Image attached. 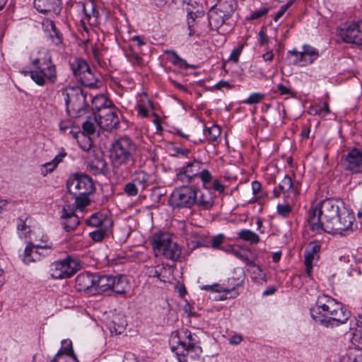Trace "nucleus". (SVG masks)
I'll return each mask as SVG.
<instances>
[{"label": "nucleus", "mask_w": 362, "mask_h": 362, "mask_svg": "<svg viewBox=\"0 0 362 362\" xmlns=\"http://www.w3.org/2000/svg\"><path fill=\"white\" fill-rule=\"evenodd\" d=\"M341 362H362V351L358 349H350L342 357Z\"/></svg>", "instance_id": "39"}, {"label": "nucleus", "mask_w": 362, "mask_h": 362, "mask_svg": "<svg viewBox=\"0 0 362 362\" xmlns=\"http://www.w3.org/2000/svg\"><path fill=\"white\" fill-rule=\"evenodd\" d=\"M202 163L197 160L187 163V164L177 170L176 178L183 184L193 182L194 178L199 177L204 187H206L213 179L211 173L207 169L202 168Z\"/></svg>", "instance_id": "6"}, {"label": "nucleus", "mask_w": 362, "mask_h": 362, "mask_svg": "<svg viewBox=\"0 0 362 362\" xmlns=\"http://www.w3.org/2000/svg\"><path fill=\"white\" fill-rule=\"evenodd\" d=\"M38 55L32 60L35 69L30 72L31 78L40 86H44L47 81L54 83L57 77V69L50 54L43 49L39 51Z\"/></svg>", "instance_id": "5"}, {"label": "nucleus", "mask_w": 362, "mask_h": 362, "mask_svg": "<svg viewBox=\"0 0 362 362\" xmlns=\"http://www.w3.org/2000/svg\"><path fill=\"white\" fill-rule=\"evenodd\" d=\"M153 247L156 256H160L163 252L172 243L171 235L167 233H155L153 236Z\"/></svg>", "instance_id": "21"}, {"label": "nucleus", "mask_w": 362, "mask_h": 362, "mask_svg": "<svg viewBox=\"0 0 362 362\" xmlns=\"http://www.w3.org/2000/svg\"><path fill=\"white\" fill-rule=\"evenodd\" d=\"M259 42L261 45H266L269 42V38L264 28H262L259 33Z\"/></svg>", "instance_id": "59"}, {"label": "nucleus", "mask_w": 362, "mask_h": 362, "mask_svg": "<svg viewBox=\"0 0 362 362\" xmlns=\"http://www.w3.org/2000/svg\"><path fill=\"white\" fill-rule=\"evenodd\" d=\"M87 168L93 175H98L107 170V163L103 158L95 157L88 163Z\"/></svg>", "instance_id": "31"}, {"label": "nucleus", "mask_w": 362, "mask_h": 362, "mask_svg": "<svg viewBox=\"0 0 362 362\" xmlns=\"http://www.w3.org/2000/svg\"><path fill=\"white\" fill-rule=\"evenodd\" d=\"M180 255L181 249L177 243L173 242L161 254V255H163L165 258L173 261H176L178 259Z\"/></svg>", "instance_id": "35"}, {"label": "nucleus", "mask_w": 362, "mask_h": 362, "mask_svg": "<svg viewBox=\"0 0 362 362\" xmlns=\"http://www.w3.org/2000/svg\"><path fill=\"white\" fill-rule=\"evenodd\" d=\"M50 162L46 163L42 165L41 168V174L43 176H46L48 173H52L57 167H54L52 165H47Z\"/></svg>", "instance_id": "60"}, {"label": "nucleus", "mask_w": 362, "mask_h": 362, "mask_svg": "<svg viewBox=\"0 0 362 362\" xmlns=\"http://www.w3.org/2000/svg\"><path fill=\"white\" fill-rule=\"evenodd\" d=\"M51 362H78L74 354H57Z\"/></svg>", "instance_id": "43"}, {"label": "nucleus", "mask_w": 362, "mask_h": 362, "mask_svg": "<svg viewBox=\"0 0 362 362\" xmlns=\"http://www.w3.org/2000/svg\"><path fill=\"white\" fill-rule=\"evenodd\" d=\"M231 253L234 255L238 259L245 262L247 264H250L251 261L247 257V255L243 252L240 250L233 249Z\"/></svg>", "instance_id": "51"}, {"label": "nucleus", "mask_w": 362, "mask_h": 362, "mask_svg": "<svg viewBox=\"0 0 362 362\" xmlns=\"http://www.w3.org/2000/svg\"><path fill=\"white\" fill-rule=\"evenodd\" d=\"M342 207L344 206L341 202L332 199L322 200L317 205L312 206L308 216L310 229L317 234L322 232L330 233L331 228L342 211Z\"/></svg>", "instance_id": "1"}, {"label": "nucleus", "mask_w": 362, "mask_h": 362, "mask_svg": "<svg viewBox=\"0 0 362 362\" xmlns=\"http://www.w3.org/2000/svg\"><path fill=\"white\" fill-rule=\"evenodd\" d=\"M309 113L311 115H322V108L320 104L311 106L309 109Z\"/></svg>", "instance_id": "62"}, {"label": "nucleus", "mask_w": 362, "mask_h": 362, "mask_svg": "<svg viewBox=\"0 0 362 362\" xmlns=\"http://www.w3.org/2000/svg\"><path fill=\"white\" fill-rule=\"evenodd\" d=\"M107 228H100L89 233V236L94 242L102 241L106 234Z\"/></svg>", "instance_id": "48"}, {"label": "nucleus", "mask_w": 362, "mask_h": 362, "mask_svg": "<svg viewBox=\"0 0 362 362\" xmlns=\"http://www.w3.org/2000/svg\"><path fill=\"white\" fill-rule=\"evenodd\" d=\"M312 318L325 326H338L345 323L350 313L342 304L327 295L318 296L316 303L310 308Z\"/></svg>", "instance_id": "2"}, {"label": "nucleus", "mask_w": 362, "mask_h": 362, "mask_svg": "<svg viewBox=\"0 0 362 362\" xmlns=\"http://www.w3.org/2000/svg\"><path fill=\"white\" fill-rule=\"evenodd\" d=\"M197 194L193 187L183 185L173 190L168 202L173 208H191L195 204Z\"/></svg>", "instance_id": "8"}, {"label": "nucleus", "mask_w": 362, "mask_h": 362, "mask_svg": "<svg viewBox=\"0 0 362 362\" xmlns=\"http://www.w3.org/2000/svg\"><path fill=\"white\" fill-rule=\"evenodd\" d=\"M339 35L345 42L362 45V21L341 28Z\"/></svg>", "instance_id": "15"}, {"label": "nucleus", "mask_w": 362, "mask_h": 362, "mask_svg": "<svg viewBox=\"0 0 362 362\" xmlns=\"http://www.w3.org/2000/svg\"><path fill=\"white\" fill-rule=\"evenodd\" d=\"M62 0H34L35 8L40 13H57L60 10Z\"/></svg>", "instance_id": "24"}, {"label": "nucleus", "mask_w": 362, "mask_h": 362, "mask_svg": "<svg viewBox=\"0 0 362 362\" xmlns=\"http://www.w3.org/2000/svg\"><path fill=\"white\" fill-rule=\"evenodd\" d=\"M95 276L90 273L79 274L75 280V287L79 291H88L93 293Z\"/></svg>", "instance_id": "20"}, {"label": "nucleus", "mask_w": 362, "mask_h": 362, "mask_svg": "<svg viewBox=\"0 0 362 362\" xmlns=\"http://www.w3.org/2000/svg\"><path fill=\"white\" fill-rule=\"evenodd\" d=\"M208 17L210 25L216 29L223 25L226 20L228 18L226 16H223V13L217 11L214 6L209 10Z\"/></svg>", "instance_id": "27"}, {"label": "nucleus", "mask_w": 362, "mask_h": 362, "mask_svg": "<svg viewBox=\"0 0 362 362\" xmlns=\"http://www.w3.org/2000/svg\"><path fill=\"white\" fill-rule=\"evenodd\" d=\"M150 175L144 170H136L133 174L132 181L141 187L142 190L149 186Z\"/></svg>", "instance_id": "33"}, {"label": "nucleus", "mask_w": 362, "mask_h": 362, "mask_svg": "<svg viewBox=\"0 0 362 362\" xmlns=\"http://www.w3.org/2000/svg\"><path fill=\"white\" fill-rule=\"evenodd\" d=\"M276 88H277L276 91L279 92V93L281 95H293V93H292L291 88L284 84L279 83L276 86Z\"/></svg>", "instance_id": "56"}, {"label": "nucleus", "mask_w": 362, "mask_h": 362, "mask_svg": "<svg viewBox=\"0 0 362 362\" xmlns=\"http://www.w3.org/2000/svg\"><path fill=\"white\" fill-rule=\"evenodd\" d=\"M107 325L112 333L122 334L127 325L125 317L122 314H114L107 322Z\"/></svg>", "instance_id": "26"}, {"label": "nucleus", "mask_w": 362, "mask_h": 362, "mask_svg": "<svg viewBox=\"0 0 362 362\" xmlns=\"http://www.w3.org/2000/svg\"><path fill=\"white\" fill-rule=\"evenodd\" d=\"M52 250V246L49 244L29 243L25 249L23 262L25 264H30L39 261Z\"/></svg>", "instance_id": "13"}, {"label": "nucleus", "mask_w": 362, "mask_h": 362, "mask_svg": "<svg viewBox=\"0 0 362 362\" xmlns=\"http://www.w3.org/2000/svg\"><path fill=\"white\" fill-rule=\"evenodd\" d=\"M264 98V95L260 93H252L246 100L243 101V103L252 105L260 103Z\"/></svg>", "instance_id": "47"}, {"label": "nucleus", "mask_w": 362, "mask_h": 362, "mask_svg": "<svg viewBox=\"0 0 362 362\" xmlns=\"http://www.w3.org/2000/svg\"><path fill=\"white\" fill-rule=\"evenodd\" d=\"M98 126V120L97 114L94 113L92 116H90L87 118V119L83 123V133L81 134V136L83 137H89L90 135H93L96 130V127Z\"/></svg>", "instance_id": "28"}, {"label": "nucleus", "mask_w": 362, "mask_h": 362, "mask_svg": "<svg viewBox=\"0 0 362 362\" xmlns=\"http://www.w3.org/2000/svg\"><path fill=\"white\" fill-rule=\"evenodd\" d=\"M277 212L279 215L286 217L291 212V206L286 204H278L276 206Z\"/></svg>", "instance_id": "50"}, {"label": "nucleus", "mask_w": 362, "mask_h": 362, "mask_svg": "<svg viewBox=\"0 0 362 362\" xmlns=\"http://www.w3.org/2000/svg\"><path fill=\"white\" fill-rule=\"evenodd\" d=\"M28 216H21L18 218L17 229L21 231H24L28 228L26 221L28 219Z\"/></svg>", "instance_id": "53"}, {"label": "nucleus", "mask_w": 362, "mask_h": 362, "mask_svg": "<svg viewBox=\"0 0 362 362\" xmlns=\"http://www.w3.org/2000/svg\"><path fill=\"white\" fill-rule=\"evenodd\" d=\"M61 354H74L72 342L69 339H64L62 341V348L57 352Z\"/></svg>", "instance_id": "46"}, {"label": "nucleus", "mask_w": 362, "mask_h": 362, "mask_svg": "<svg viewBox=\"0 0 362 362\" xmlns=\"http://www.w3.org/2000/svg\"><path fill=\"white\" fill-rule=\"evenodd\" d=\"M66 188L71 195L91 194L94 191L92 179L86 175L75 174L66 182Z\"/></svg>", "instance_id": "11"}, {"label": "nucleus", "mask_w": 362, "mask_h": 362, "mask_svg": "<svg viewBox=\"0 0 362 362\" xmlns=\"http://www.w3.org/2000/svg\"><path fill=\"white\" fill-rule=\"evenodd\" d=\"M204 190L200 192L199 195L197 196L195 204L200 210H209L214 204V197L206 185L204 187Z\"/></svg>", "instance_id": "23"}, {"label": "nucleus", "mask_w": 362, "mask_h": 362, "mask_svg": "<svg viewBox=\"0 0 362 362\" xmlns=\"http://www.w3.org/2000/svg\"><path fill=\"white\" fill-rule=\"evenodd\" d=\"M169 343L173 351H176L180 362H203L202 349L198 336L187 329L172 332Z\"/></svg>", "instance_id": "4"}, {"label": "nucleus", "mask_w": 362, "mask_h": 362, "mask_svg": "<svg viewBox=\"0 0 362 362\" xmlns=\"http://www.w3.org/2000/svg\"><path fill=\"white\" fill-rule=\"evenodd\" d=\"M125 56L134 66H142L144 64V60L132 48L125 52Z\"/></svg>", "instance_id": "41"}, {"label": "nucleus", "mask_w": 362, "mask_h": 362, "mask_svg": "<svg viewBox=\"0 0 362 362\" xmlns=\"http://www.w3.org/2000/svg\"><path fill=\"white\" fill-rule=\"evenodd\" d=\"M223 235H218L214 237L211 240V245L213 248H218L223 243Z\"/></svg>", "instance_id": "57"}, {"label": "nucleus", "mask_w": 362, "mask_h": 362, "mask_svg": "<svg viewBox=\"0 0 362 362\" xmlns=\"http://www.w3.org/2000/svg\"><path fill=\"white\" fill-rule=\"evenodd\" d=\"M221 135V129L218 126L213 125L205 131V136L209 141H216Z\"/></svg>", "instance_id": "42"}, {"label": "nucleus", "mask_w": 362, "mask_h": 362, "mask_svg": "<svg viewBox=\"0 0 362 362\" xmlns=\"http://www.w3.org/2000/svg\"><path fill=\"white\" fill-rule=\"evenodd\" d=\"M86 223L95 228H108L112 226V221L107 214L96 212L86 220Z\"/></svg>", "instance_id": "22"}, {"label": "nucleus", "mask_w": 362, "mask_h": 362, "mask_svg": "<svg viewBox=\"0 0 362 362\" xmlns=\"http://www.w3.org/2000/svg\"><path fill=\"white\" fill-rule=\"evenodd\" d=\"M268 12V9L266 8H261L260 10L259 11H255L253 12L251 16H250V19L251 20H256V19H258L261 17H262L263 16L266 15L267 13Z\"/></svg>", "instance_id": "58"}, {"label": "nucleus", "mask_w": 362, "mask_h": 362, "mask_svg": "<svg viewBox=\"0 0 362 362\" xmlns=\"http://www.w3.org/2000/svg\"><path fill=\"white\" fill-rule=\"evenodd\" d=\"M243 283V280H238L237 282L232 284L231 286L229 288H225L223 286L220 285H214V286H206L204 289L206 290H211L216 292H224L226 293L234 292L236 287L240 286Z\"/></svg>", "instance_id": "38"}, {"label": "nucleus", "mask_w": 362, "mask_h": 362, "mask_svg": "<svg viewBox=\"0 0 362 362\" xmlns=\"http://www.w3.org/2000/svg\"><path fill=\"white\" fill-rule=\"evenodd\" d=\"M137 146L128 136H122L112 143L110 158L112 172L119 179H126L134 165Z\"/></svg>", "instance_id": "3"}, {"label": "nucleus", "mask_w": 362, "mask_h": 362, "mask_svg": "<svg viewBox=\"0 0 362 362\" xmlns=\"http://www.w3.org/2000/svg\"><path fill=\"white\" fill-rule=\"evenodd\" d=\"M98 126L105 130L112 131L118 127L119 119L114 108H105L97 115Z\"/></svg>", "instance_id": "16"}, {"label": "nucleus", "mask_w": 362, "mask_h": 362, "mask_svg": "<svg viewBox=\"0 0 362 362\" xmlns=\"http://www.w3.org/2000/svg\"><path fill=\"white\" fill-rule=\"evenodd\" d=\"M70 65L75 77L83 86L90 88L98 87V83L100 81L91 71L89 65L84 59L75 58L74 61L70 63Z\"/></svg>", "instance_id": "10"}, {"label": "nucleus", "mask_w": 362, "mask_h": 362, "mask_svg": "<svg viewBox=\"0 0 362 362\" xmlns=\"http://www.w3.org/2000/svg\"><path fill=\"white\" fill-rule=\"evenodd\" d=\"M124 192L129 197H136L139 193V189L136 185L132 181L124 186Z\"/></svg>", "instance_id": "45"}, {"label": "nucleus", "mask_w": 362, "mask_h": 362, "mask_svg": "<svg viewBox=\"0 0 362 362\" xmlns=\"http://www.w3.org/2000/svg\"><path fill=\"white\" fill-rule=\"evenodd\" d=\"M61 218L64 229L68 232L74 230L80 223L79 218L75 214L74 208L69 204L64 205Z\"/></svg>", "instance_id": "17"}, {"label": "nucleus", "mask_w": 362, "mask_h": 362, "mask_svg": "<svg viewBox=\"0 0 362 362\" xmlns=\"http://www.w3.org/2000/svg\"><path fill=\"white\" fill-rule=\"evenodd\" d=\"M346 168L353 173H362V152L351 149L346 156Z\"/></svg>", "instance_id": "18"}, {"label": "nucleus", "mask_w": 362, "mask_h": 362, "mask_svg": "<svg viewBox=\"0 0 362 362\" xmlns=\"http://www.w3.org/2000/svg\"><path fill=\"white\" fill-rule=\"evenodd\" d=\"M288 54L291 56H294V64H300V66L310 64L319 57L317 49L308 45H304L301 52H298L294 49L293 50H289Z\"/></svg>", "instance_id": "14"}, {"label": "nucleus", "mask_w": 362, "mask_h": 362, "mask_svg": "<svg viewBox=\"0 0 362 362\" xmlns=\"http://www.w3.org/2000/svg\"><path fill=\"white\" fill-rule=\"evenodd\" d=\"M211 182H212V189H214L215 191H217L220 194L224 192L225 187L219 180H218V179H215L214 180H212Z\"/></svg>", "instance_id": "54"}, {"label": "nucleus", "mask_w": 362, "mask_h": 362, "mask_svg": "<svg viewBox=\"0 0 362 362\" xmlns=\"http://www.w3.org/2000/svg\"><path fill=\"white\" fill-rule=\"evenodd\" d=\"M353 340L362 346V327H351Z\"/></svg>", "instance_id": "49"}, {"label": "nucleus", "mask_w": 362, "mask_h": 362, "mask_svg": "<svg viewBox=\"0 0 362 362\" xmlns=\"http://www.w3.org/2000/svg\"><path fill=\"white\" fill-rule=\"evenodd\" d=\"M59 94L64 100L66 110L69 115L78 117L86 107V96L79 86H66Z\"/></svg>", "instance_id": "7"}, {"label": "nucleus", "mask_w": 362, "mask_h": 362, "mask_svg": "<svg viewBox=\"0 0 362 362\" xmlns=\"http://www.w3.org/2000/svg\"><path fill=\"white\" fill-rule=\"evenodd\" d=\"M112 291L117 294H124L129 290V285L125 276L115 277V282H112Z\"/></svg>", "instance_id": "32"}, {"label": "nucleus", "mask_w": 362, "mask_h": 362, "mask_svg": "<svg viewBox=\"0 0 362 362\" xmlns=\"http://www.w3.org/2000/svg\"><path fill=\"white\" fill-rule=\"evenodd\" d=\"M47 30L49 32V37L52 43L56 46H59L62 44L63 38L61 33L57 29L54 21L47 20L45 23Z\"/></svg>", "instance_id": "30"}, {"label": "nucleus", "mask_w": 362, "mask_h": 362, "mask_svg": "<svg viewBox=\"0 0 362 362\" xmlns=\"http://www.w3.org/2000/svg\"><path fill=\"white\" fill-rule=\"evenodd\" d=\"M238 238L250 243L256 244L259 242L258 235L250 230L244 229L240 230L238 233Z\"/></svg>", "instance_id": "40"}, {"label": "nucleus", "mask_w": 362, "mask_h": 362, "mask_svg": "<svg viewBox=\"0 0 362 362\" xmlns=\"http://www.w3.org/2000/svg\"><path fill=\"white\" fill-rule=\"evenodd\" d=\"M293 188V182L291 178L288 176L285 175L284 177L282 179L281 182L279 185V190L283 193H286L288 192L290 189Z\"/></svg>", "instance_id": "44"}, {"label": "nucleus", "mask_w": 362, "mask_h": 362, "mask_svg": "<svg viewBox=\"0 0 362 362\" xmlns=\"http://www.w3.org/2000/svg\"><path fill=\"white\" fill-rule=\"evenodd\" d=\"M72 127V122L69 119L63 120L59 123V129L62 133H65L67 130Z\"/></svg>", "instance_id": "55"}, {"label": "nucleus", "mask_w": 362, "mask_h": 362, "mask_svg": "<svg viewBox=\"0 0 362 362\" xmlns=\"http://www.w3.org/2000/svg\"><path fill=\"white\" fill-rule=\"evenodd\" d=\"M81 269L77 259L68 256L64 259L56 261L50 265V275L52 279H62L73 276Z\"/></svg>", "instance_id": "9"}, {"label": "nucleus", "mask_w": 362, "mask_h": 362, "mask_svg": "<svg viewBox=\"0 0 362 362\" xmlns=\"http://www.w3.org/2000/svg\"><path fill=\"white\" fill-rule=\"evenodd\" d=\"M122 362H139L136 356L132 353H126Z\"/></svg>", "instance_id": "63"}, {"label": "nucleus", "mask_w": 362, "mask_h": 362, "mask_svg": "<svg viewBox=\"0 0 362 362\" xmlns=\"http://www.w3.org/2000/svg\"><path fill=\"white\" fill-rule=\"evenodd\" d=\"M165 53L168 55V59L175 66L184 69H187L189 66L187 62L180 58L175 51L165 50Z\"/></svg>", "instance_id": "36"}, {"label": "nucleus", "mask_w": 362, "mask_h": 362, "mask_svg": "<svg viewBox=\"0 0 362 362\" xmlns=\"http://www.w3.org/2000/svg\"><path fill=\"white\" fill-rule=\"evenodd\" d=\"M112 282H115V276L109 275L95 276L93 294L103 293L112 290Z\"/></svg>", "instance_id": "25"}, {"label": "nucleus", "mask_w": 362, "mask_h": 362, "mask_svg": "<svg viewBox=\"0 0 362 362\" xmlns=\"http://www.w3.org/2000/svg\"><path fill=\"white\" fill-rule=\"evenodd\" d=\"M90 194H81L78 195H72L73 198H74V206H71L74 208V211L76 210L82 211L86 206L89 205L90 199L89 195Z\"/></svg>", "instance_id": "37"}, {"label": "nucleus", "mask_w": 362, "mask_h": 362, "mask_svg": "<svg viewBox=\"0 0 362 362\" xmlns=\"http://www.w3.org/2000/svg\"><path fill=\"white\" fill-rule=\"evenodd\" d=\"M243 45H239L237 48L234 49L230 56V60L238 62L239 57L242 52Z\"/></svg>", "instance_id": "52"}, {"label": "nucleus", "mask_w": 362, "mask_h": 362, "mask_svg": "<svg viewBox=\"0 0 362 362\" xmlns=\"http://www.w3.org/2000/svg\"><path fill=\"white\" fill-rule=\"evenodd\" d=\"M214 7L220 13H223V16L229 18L236 8V3L235 0H218Z\"/></svg>", "instance_id": "29"}, {"label": "nucleus", "mask_w": 362, "mask_h": 362, "mask_svg": "<svg viewBox=\"0 0 362 362\" xmlns=\"http://www.w3.org/2000/svg\"><path fill=\"white\" fill-rule=\"evenodd\" d=\"M320 247L321 246L318 243L312 242L305 251V264L308 276H311L313 262L320 258Z\"/></svg>", "instance_id": "19"}, {"label": "nucleus", "mask_w": 362, "mask_h": 362, "mask_svg": "<svg viewBox=\"0 0 362 362\" xmlns=\"http://www.w3.org/2000/svg\"><path fill=\"white\" fill-rule=\"evenodd\" d=\"M356 218L354 213L349 211L346 207H342L337 218L334 221L331 228L330 233H338L340 235H346L347 233L353 231Z\"/></svg>", "instance_id": "12"}, {"label": "nucleus", "mask_w": 362, "mask_h": 362, "mask_svg": "<svg viewBox=\"0 0 362 362\" xmlns=\"http://www.w3.org/2000/svg\"><path fill=\"white\" fill-rule=\"evenodd\" d=\"M137 110H138L139 115H140L143 117H148V109L145 106L141 105H137Z\"/></svg>", "instance_id": "64"}, {"label": "nucleus", "mask_w": 362, "mask_h": 362, "mask_svg": "<svg viewBox=\"0 0 362 362\" xmlns=\"http://www.w3.org/2000/svg\"><path fill=\"white\" fill-rule=\"evenodd\" d=\"M66 156V153H61L56 156L54 159L50 161V163L47 165H52L54 167H57L58 164L62 160L63 158Z\"/></svg>", "instance_id": "61"}, {"label": "nucleus", "mask_w": 362, "mask_h": 362, "mask_svg": "<svg viewBox=\"0 0 362 362\" xmlns=\"http://www.w3.org/2000/svg\"><path fill=\"white\" fill-rule=\"evenodd\" d=\"M112 102L103 95H97L92 100L93 109L97 110L98 113L105 108L112 107Z\"/></svg>", "instance_id": "34"}]
</instances>
